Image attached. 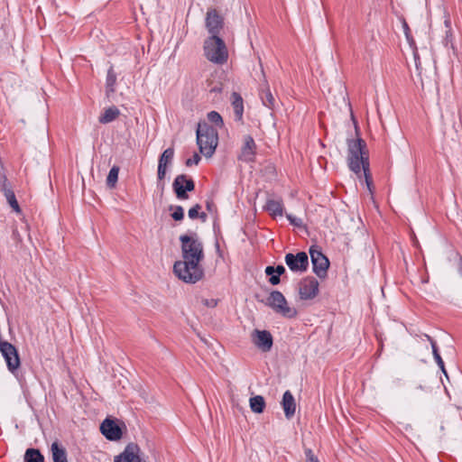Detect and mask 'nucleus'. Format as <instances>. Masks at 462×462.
<instances>
[{
	"label": "nucleus",
	"instance_id": "obj_1",
	"mask_svg": "<svg viewBox=\"0 0 462 462\" xmlns=\"http://www.w3.org/2000/svg\"><path fill=\"white\" fill-rule=\"evenodd\" d=\"M347 162L350 170L358 177L363 175L369 191L372 193V177L369 172V161L366 144L364 140L357 137L347 143Z\"/></svg>",
	"mask_w": 462,
	"mask_h": 462
},
{
	"label": "nucleus",
	"instance_id": "obj_2",
	"mask_svg": "<svg viewBox=\"0 0 462 462\" xmlns=\"http://www.w3.org/2000/svg\"><path fill=\"white\" fill-rule=\"evenodd\" d=\"M197 144L199 152L207 158H210L218 144V134L216 127L202 123L197 128Z\"/></svg>",
	"mask_w": 462,
	"mask_h": 462
},
{
	"label": "nucleus",
	"instance_id": "obj_3",
	"mask_svg": "<svg viewBox=\"0 0 462 462\" xmlns=\"http://www.w3.org/2000/svg\"><path fill=\"white\" fill-rule=\"evenodd\" d=\"M174 274L186 283H196L204 276V271L200 262L191 260H180L173 265Z\"/></svg>",
	"mask_w": 462,
	"mask_h": 462
},
{
	"label": "nucleus",
	"instance_id": "obj_4",
	"mask_svg": "<svg viewBox=\"0 0 462 462\" xmlns=\"http://www.w3.org/2000/svg\"><path fill=\"white\" fill-rule=\"evenodd\" d=\"M206 58L216 64H224L228 58L227 48L220 37H208L204 42Z\"/></svg>",
	"mask_w": 462,
	"mask_h": 462
},
{
	"label": "nucleus",
	"instance_id": "obj_5",
	"mask_svg": "<svg viewBox=\"0 0 462 462\" xmlns=\"http://www.w3.org/2000/svg\"><path fill=\"white\" fill-rule=\"evenodd\" d=\"M182 259L200 262L204 259L203 245L197 236L183 235L180 237Z\"/></svg>",
	"mask_w": 462,
	"mask_h": 462
},
{
	"label": "nucleus",
	"instance_id": "obj_6",
	"mask_svg": "<svg viewBox=\"0 0 462 462\" xmlns=\"http://www.w3.org/2000/svg\"><path fill=\"white\" fill-rule=\"evenodd\" d=\"M268 304L278 314L285 318H294L297 310L289 306L285 297L282 292L274 291L268 297Z\"/></svg>",
	"mask_w": 462,
	"mask_h": 462
},
{
	"label": "nucleus",
	"instance_id": "obj_7",
	"mask_svg": "<svg viewBox=\"0 0 462 462\" xmlns=\"http://www.w3.org/2000/svg\"><path fill=\"white\" fill-rule=\"evenodd\" d=\"M114 462H149L141 448L135 443H129L122 453L116 456Z\"/></svg>",
	"mask_w": 462,
	"mask_h": 462
},
{
	"label": "nucleus",
	"instance_id": "obj_8",
	"mask_svg": "<svg viewBox=\"0 0 462 462\" xmlns=\"http://www.w3.org/2000/svg\"><path fill=\"white\" fill-rule=\"evenodd\" d=\"M205 24L210 37H219L218 34L224 27V19L216 9L209 8L206 14Z\"/></svg>",
	"mask_w": 462,
	"mask_h": 462
},
{
	"label": "nucleus",
	"instance_id": "obj_9",
	"mask_svg": "<svg viewBox=\"0 0 462 462\" xmlns=\"http://www.w3.org/2000/svg\"><path fill=\"white\" fill-rule=\"evenodd\" d=\"M172 188L179 199H187L189 198L187 192L192 191L195 189V183L192 179L180 174L175 178Z\"/></svg>",
	"mask_w": 462,
	"mask_h": 462
},
{
	"label": "nucleus",
	"instance_id": "obj_10",
	"mask_svg": "<svg viewBox=\"0 0 462 462\" xmlns=\"http://www.w3.org/2000/svg\"><path fill=\"white\" fill-rule=\"evenodd\" d=\"M257 146L251 135H245L243 138L238 160L245 162H253L255 160Z\"/></svg>",
	"mask_w": 462,
	"mask_h": 462
},
{
	"label": "nucleus",
	"instance_id": "obj_11",
	"mask_svg": "<svg viewBox=\"0 0 462 462\" xmlns=\"http://www.w3.org/2000/svg\"><path fill=\"white\" fill-rule=\"evenodd\" d=\"M285 263L292 272H304L309 265L308 255L304 252L296 254H287L285 255Z\"/></svg>",
	"mask_w": 462,
	"mask_h": 462
},
{
	"label": "nucleus",
	"instance_id": "obj_12",
	"mask_svg": "<svg viewBox=\"0 0 462 462\" xmlns=\"http://www.w3.org/2000/svg\"><path fill=\"white\" fill-rule=\"evenodd\" d=\"M319 282L313 277L303 279L299 284V294L302 300H311L318 295Z\"/></svg>",
	"mask_w": 462,
	"mask_h": 462
},
{
	"label": "nucleus",
	"instance_id": "obj_13",
	"mask_svg": "<svg viewBox=\"0 0 462 462\" xmlns=\"http://www.w3.org/2000/svg\"><path fill=\"white\" fill-rule=\"evenodd\" d=\"M310 254L314 273L319 277H324L329 266L328 258L320 251L312 248L310 250Z\"/></svg>",
	"mask_w": 462,
	"mask_h": 462
},
{
	"label": "nucleus",
	"instance_id": "obj_14",
	"mask_svg": "<svg viewBox=\"0 0 462 462\" xmlns=\"http://www.w3.org/2000/svg\"><path fill=\"white\" fill-rule=\"evenodd\" d=\"M100 430L109 440H118L122 436V431L119 426L114 420L109 419H106L102 422Z\"/></svg>",
	"mask_w": 462,
	"mask_h": 462
},
{
	"label": "nucleus",
	"instance_id": "obj_15",
	"mask_svg": "<svg viewBox=\"0 0 462 462\" xmlns=\"http://www.w3.org/2000/svg\"><path fill=\"white\" fill-rule=\"evenodd\" d=\"M10 371L17 369L20 365V358L16 348H0Z\"/></svg>",
	"mask_w": 462,
	"mask_h": 462
},
{
	"label": "nucleus",
	"instance_id": "obj_16",
	"mask_svg": "<svg viewBox=\"0 0 462 462\" xmlns=\"http://www.w3.org/2000/svg\"><path fill=\"white\" fill-rule=\"evenodd\" d=\"M282 406L287 419H291L296 411V402L291 392L286 391L283 394Z\"/></svg>",
	"mask_w": 462,
	"mask_h": 462
},
{
	"label": "nucleus",
	"instance_id": "obj_17",
	"mask_svg": "<svg viewBox=\"0 0 462 462\" xmlns=\"http://www.w3.org/2000/svg\"><path fill=\"white\" fill-rule=\"evenodd\" d=\"M264 208L273 217H282L284 213V207L282 199H268Z\"/></svg>",
	"mask_w": 462,
	"mask_h": 462
},
{
	"label": "nucleus",
	"instance_id": "obj_18",
	"mask_svg": "<svg viewBox=\"0 0 462 462\" xmlns=\"http://www.w3.org/2000/svg\"><path fill=\"white\" fill-rule=\"evenodd\" d=\"M254 343L258 346H272L273 337L266 330H255L254 332Z\"/></svg>",
	"mask_w": 462,
	"mask_h": 462
},
{
	"label": "nucleus",
	"instance_id": "obj_19",
	"mask_svg": "<svg viewBox=\"0 0 462 462\" xmlns=\"http://www.w3.org/2000/svg\"><path fill=\"white\" fill-rule=\"evenodd\" d=\"M2 191L4 192V195L10 205V207L15 211L16 213H21V208L18 204V201L15 198V195L14 191L7 186L6 179H4L2 183Z\"/></svg>",
	"mask_w": 462,
	"mask_h": 462
},
{
	"label": "nucleus",
	"instance_id": "obj_20",
	"mask_svg": "<svg viewBox=\"0 0 462 462\" xmlns=\"http://www.w3.org/2000/svg\"><path fill=\"white\" fill-rule=\"evenodd\" d=\"M51 452L53 462H68L66 449L58 441L51 444Z\"/></svg>",
	"mask_w": 462,
	"mask_h": 462
},
{
	"label": "nucleus",
	"instance_id": "obj_21",
	"mask_svg": "<svg viewBox=\"0 0 462 462\" xmlns=\"http://www.w3.org/2000/svg\"><path fill=\"white\" fill-rule=\"evenodd\" d=\"M231 103L236 119L241 121L244 113V103L242 97L238 93L234 92L231 96Z\"/></svg>",
	"mask_w": 462,
	"mask_h": 462
},
{
	"label": "nucleus",
	"instance_id": "obj_22",
	"mask_svg": "<svg viewBox=\"0 0 462 462\" xmlns=\"http://www.w3.org/2000/svg\"><path fill=\"white\" fill-rule=\"evenodd\" d=\"M119 115L120 111L117 107L110 106L104 111L98 120L101 124H108L116 119Z\"/></svg>",
	"mask_w": 462,
	"mask_h": 462
},
{
	"label": "nucleus",
	"instance_id": "obj_23",
	"mask_svg": "<svg viewBox=\"0 0 462 462\" xmlns=\"http://www.w3.org/2000/svg\"><path fill=\"white\" fill-rule=\"evenodd\" d=\"M249 406L253 412L262 413L265 408V401L263 396L256 395L249 399Z\"/></svg>",
	"mask_w": 462,
	"mask_h": 462
},
{
	"label": "nucleus",
	"instance_id": "obj_24",
	"mask_svg": "<svg viewBox=\"0 0 462 462\" xmlns=\"http://www.w3.org/2000/svg\"><path fill=\"white\" fill-rule=\"evenodd\" d=\"M174 152H175L172 147L167 148L160 156L158 166L168 168L172 162Z\"/></svg>",
	"mask_w": 462,
	"mask_h": 462
},
{
	"label": "nucleus",
	"instance_id": "obj_25",
	"mask_svg": "<svg viewBox=\"0 0 462 462\" xmlns=\"http://www.w3.org/2000/svg\"><path fill=\"white\" fill-rule=\"evenodd\" d=\"M44 457L38 449L29 448L24 454L25 462H43Z\"/></svg>",
	"mask_w": 462,
	"mask_h": 462
},
{
	"label": "nucleus",
	"instance_id": "obj_26",
	"mask_svg": "<svg viewBox=\"0 0 462 462\" xmlns=\"http://www.w3.org/2000/svg\"><path fill=\"white\" fill-rule=\"evenodd\" d=\"M119 168L117 166L112 167L106 178V184L110 188H114L118 180Z\"/></svg>",
	"mask_w": 462,
	"mask_h": 462
},
{
	"label": "nucleus",
	"instance_id": "obj_27",
	"mask_svg": "<svg viewBox=\"0 0 462 462\" xmlns=\"http://www.w3.org/2000/svg\"><path fill=\"white\" fill-rule=\"evenodd\" d=\"M116 82V76L112 68L107 71L106 86L109 92H114V86Z\"/></svg>",
	"mask_w": 462,
	"mask_h": 462
},
{
	"label": "nucleus",
	"instance_id": "obj_28",
	"mask_svg": "<svg viewBox=\"0 0 462 462\" xmlns=\"http://www.w3.org/2000/svg\"><path fill=\"white\" fill-rule=\"evenodd\" d=\"M208 119L209 122L216 125V126L222 127L223 126V119L221 116L216 112L211 111L208 114Z\"/></svg>",
	"mask_w": 462,
	"mask_h": 462
},
{
	"label": "nucleus",
	"instance_id": "obj_29",
	"mask_svg": "<svg viewBox=\"0 0 462 462\" xmlns=\"http://www.w3.org/2000/svg\"><path fill=\"white\" fill-rule=\"evenodd\" d=\"M200 208H201V207H200L199 204H197V205H195L194 207H192L191 208H189V213H188V214H189V217L191 219H194V218H196V217H200L203 220H205V219H206V217H207V216H206V214H205V213H201V214L199 215V210H200Z\"/></svg>",
	"mask_w": 462,
	"mask_h": 462
},
{
	"label": "nucleus",
	"instance_id": "obj_30",
	"mask_svg": "<svg viewBox=\"0 0 462 462\" xmlns=\"http://www.w3.org/2000/svg\"><path fill=\"white\" fill-rule=\"evenodd\" d=\"M173 212L171 213V217L176 221H180L184 217L183 208L180 206H177L173 208Z\"/></svg>",
	"mask_w": 462,
	"mask_h": 462
},
{
	"label": "nucleus",
	"instance_id": "obj_31",
	"mask_svg": "<svg viewBox=\"0 0 462 462\" xmlns=\"http://www.w3.org/2000/svg\"><path fill=\"white\" fill-rule=\"evenodd\" d=\"M286 217L288 218V220L290 221V223L295 226H302L303 225V221L301 218L300 217H293L292 215L291 214H287L286 215Z\"/></svg>",
	"mask_w": 462,
	"mask_h": 462
},
{
	"label": "nucleus",
	"instance_id": "obj_32",
	"mask_svg": "<svg viewBox=\"0 0 462 462\" xmlns=\"http://www.w3.org/2000/svg\"><path fill=\"white\" fill-rule=\"evenodd\" d=\"M433 356H434V358H435L437 364L439 365V366L440 367L442 372L446 374V370L444 368V362H443L441 356H439V354L438 353L437 348H433Z\"/></svg>",
	"mask_w": 462,
	"mask_h": 462
},
{
	"label": "nucleus",
	"instance_id": "obj_33",
	"mask_svg": "<svg viewBox=\"0 0 462 462\" xmlns=\"http://www.w3.org/2000/svg\"><path fill=\"white\" fill-rule=\"evenodd\" d=\"M200 162V156L199 154L198 153H194L193 156L191 158H189L186 162H185V164L186 166L188 167H190L192 165H197L199 164V162Z\"/></svg>",
	"mask_w": 462,
	"mask_h": 462
},
{
	"label": "nucleus",
	"instance_id": "obj_34",
	"mask_svg": "<svg viewBox=\"0 0 462 462\" xmlns=\"http://www.w3.org/2000/svg\"><path fill=\"white\" fill-rule=\"evenodd\" d=\"M307 462H319L318 457L313 454L311 449L308 448L305 450Z\"/></svg>",
	"mask_w": 462,
	"mask_h": 462
},
{
	"label": "nucleus",
	"instance_id": "obj_35",
	"mask_svg": "<svg viewBox=\"0 0 462 462\" xmlns=\"http://www.w3.org/2000/svg\"><path fill=\"white\" fill-rule=\"evenodd\" d=\"M421 341L420 343L423 344V345H430L431 346H435L437 342L434 341L431 337H430L429 336L427 335H424L423 337H420Z\"/></svg>",
	"mask_w": 462,
	"mask_h": 462
},
{
	"label": "nucleus",
	"instance_id": "obj_36",
	"mask_svg": "<svg viewBox=\"0 0 462 462\" xmlns=\"http://www.w3.org/2000/svg\"><path fill=\"white\" fill-rule=\"evenodd\" d=\"M167 173V168L158 166L157 176L159 181H162Z\"/></svg>",
	"mask_w": 462,
	"mask_h": 462
},
{
	"label": "nucleus",
	"instance_id": "obj_37",
	"mask_svg": "<svg viewBox=\"0 0 462 462\" xmlns=\"http://www.w3.org/2000/svg\"><path fill=\"white\" fill-rule=\"evenodd\" d=\"M270 279H269V282L271 284L273 285H276L280 282V276L278 274H272L270 275Z\"/></svg>",
	"mask_w": 462,
	"mask_h": 462
},
{
	"label": "nucleus",
	"instance_id": "obj_38",
	"mask_svg": "<svg viewBox=\"0 0 462 462\" xmlns=\"http://www.w3.org/2000/svg\"><path fill=\"white\" fill-rule=\"evenodd\" d=\"M274 270L275 273L278 274L279 276L285 273V268L282 265H278L277 267L274 268Z\"/></svg>",
	"mask_w": 462,
	"mask_h": 462
},
{
	"label": "nucleus",
	"instance_id": "obj_39",
	"mask_svg": "<svg viewBox=\"0 0 462 462\" xmlns=\"http://www.w3.org/2000/svg\"><path fill=\"white\" fill-rule=\"evenodd\" d=\"M265 273L267 275H272V274L275 273L274 267L273 266H267L266 269H265Z\"/></svg>",
	"mask_w": 462,
	"mask_h": 462
},
{
	"label": "nucleus",
	"instance_id": "obj_40",
	"mask_svg": "<svg viewBox=\"0 0 462 462\" xmlns=\"http://www.w3.org/2000/svg\"><path fill=\"white\" fill-rule=\"evenodd\" d=\"M403 28H404L405 35H406L407 39H409L410 29L406 23H403Z\"/></svg>",
	"mask_w": 462,
	"mask_h": 462
},
{
	"label": "nucleus",
	"instance_id": "obj_41",
	"mask_svg": "<svg viewBox=\"0 0 462 462\" xmlns=\"http://www.w3.org/2000/svg\"><path fill=\"white\" fill-rule=\"evenodd\" d=\"M266 97H267V99H268L269 103L272 105V104H273V96H272V94H271L270 92H268V93L266 94Z\"/></svg>",
	"mask_w": 462,
	"mask_h": 462
},
{
	"label": "nucleus",
	"instance_id": "obj_42",
	"mask_svg": "<svg viewBox=\"0 0 462 462\" xmlns=\"http://www.w3.org/2000/svg\"><path fill=\"white\" fill-rule=\"evenodd\" d=\"M0 346H8V347H11L13 346L10 343H7V342H5L3 344L0 345Z\"/></svg>",
	"mask_w": 462,
	"mask_h": 462
},
{
	"label": "nucleus",
	"instance_id": "obj_43",
	"mask_svg": "<svg viewBox=\"0 0 462 462\" xmlns=\"http://www.w3.org/2000/svg\"><path fill=\"white\" fill-rule=\"evenodd\" d=\"M351 116H352V120H353L354 125H355L356 131H357V124H356V120H355V117H354V116H353V115H352Z\"/></svg>",
	"mask_w": 462,
	"mask_h": 462
}]
</instances>
